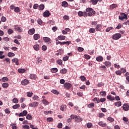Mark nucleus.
<instances>
[{
  "instance_id": "nucleus-1",
  "label": "nucleus",
  "mask_w": 129,
  "mask_h": 129,
  "mask_svg": "<svg viewBox=\"0 0 129 129\" xmlns=\"http://www.w3.org/2000/svg\"><path fill=\"white\" fill-rule=\"evenodd\" d=\"M86 13H87V16H88V17H92L93 15H95V11L93 10L92 8H88L86 10Z\"/></svg>"
},
{
  "instance_id": "nucleus-2",
  "label": "nucleus",
  "mask_w": 129,
  "mask_h": 129,
  "mask_svg": "<svg viewBox=\"0 0 129 129\" xmlns=\"http://www.w3.org/2000/svg\"><path fill=\"white\" fill-rule=\"evenodd\" d=\"M121 38V34L120 33H116L112 36L113 40H119Z\"/></svg>"
},
{
  "instance_id": "nucleus-3",
  "label": "nucleus",
  "mask_w": 129,
  "mask_h": 129,
  "mask_svg": "<svg viewBox=\"0 0 129 129\" xmlns=\"http://www.w3.org/2000/svg\"><path fill=\"white\" fill-rule=\"evenodd\" d=\"M78 15L79 17H84L86 18V17H87V13L86 12H82V11H79L78 12Z\"/></svg>"
},
{
  "instance_id": "nucleus-4",
  "label": "nucleus",
  "mask_w": 129,
  "mask_h": 129,
  "mask_svg": "<svg viewBox=\"0 0 129 129\" xmlns=\"http://www.w3.org/2000/svg\"><path fill=\"white\" fill-rule=\"evenodd\" d=\"M121 15H123L121 16H119V20L121 21H123V19L127 20V15L125 13H122Z\"/></svg>"
},
{
  "instance_id": "nucleus-5",
  "label": "nucleus",
  "mask_w": 129,
  "mask_h": 129,
  "mask_svg": "<svg viewBox=\"0 0 129 129\" xmlns=\"http://www.w3.org/2000/svg\"><path fill=\"white\" fill-rule=\"evenodd\" d=\"M43 16L44 17V18H48V17H50L51 16V13H50V12L48 10H46L43 13Z\"/></svg>"
},
{
  "instance_id": "nucleus-6",
  "label": "nucleus",
  "mask_w": 129,
  "mask_h": 129,
  "mask_svg": "<svg viewBox=\"0 0 129 129\" xmlns=\"http://www.w3.org/2000/svg\"><path fill=\"white\" fill-rule=\"evenodd\" d=\"M83 120V119L82 118L80 117L79 116H77L76 115V117L75 119V121L76 122H81V121H82Z\"/></svg>"
},
{
  "instance_id": "nucleus-7",
  "label": "nucleus",
  "mask_w": 129,
  "mask_h": 129,
  "mask_svg": "<svg viewBox=\"0 0 129 129\" xmlns=\"http://www.w3.org/2000/svg\"><path fill=\"white\" fill-rule=\"evenodd\" d=\"M63 86L66 89H70V88L72 87V85L69 83H66L64 84Z\"/></svg>"
},
{
  "instance_id": "nucleus-8",
  "label": "nucleus",
  "mask_w": 129,
  "mask_h": 129,
  "mask_svg": "<svg viewBox=\"0 0 129 129\" xmlns=\"http://www.w3.org/2000/svg\"><path fill=\"white\" fill-rule=\"evenodd\" d=\"M102 0H90V2L91 3L92 5L93 6H95L96 5H97V3H101Z\"/></svg>"
},
{
  "instance_id": "nucleus-9",
  "label": "nucleus",
  "mask_w": 129,
  "mask_h": 129,
  "mask_svg": "<svg viewBox=\"0 0 129 129\" xmlns=\"http://www.w3.org/2000/svg\"><path fill=\"white\" fill-rule=\"evenodd\" d=\"M38 105L39 103L38 102H34L29 104V106L30 107H36Z\"/></svg>"
},
{
  "instance_id": "nucleus-10",
  "label": "nucleus",
  "mask_w": 129,
  "mask_h": 129,
  "mask_svg": "<svg viewBox=\"0 0 129 129\" xmlns=\"http://www.w3.org/2000/svg\"><path fill=\"white\" fill-rule=\"evenodd\" d=\"M29 83H30V82L27 79H25L21 81V84L24 86L28 85Z\"/></svg>"
},
{
  "instance_id": "nucleus-11",
  "label": "nucleus",
  "mask_w": 129,
  "mask_h": 129,
  "mask_svg": "<svg viewBox=\"0 0 129 129\" xmlns=\"http://www.w3.org/2000/svg\"><path fill=\"white\" fill-rule=\"evenodd\" d=\"M96 60L97 62H102L103 61V57H102V56L99 55L96 58Z\"/></svg>"
},
{
  "instance_id": "nucleus-12",
  "label": "nucleus",
  "mask_w": 129,
  "mask_h": 129,
  "mask_svg": "<svg viewBox=\"0 0 129 129\" xmlns=\"http://www.w3.org/2000/svg\"><path fill=\"white\" fill-rule=\"evenodd\" d=\"M122 107L123 109L125 111H127V110H129V105L127 104H124Z\"/></svg>"
},
{
  "instance_id": "nucleus-13",
  "label": "nucleus",
  "mask_w": 129,
  "mask_h": 129,
  "mask_svg": "<svg viewBox=\"0 0 129 129\" xmlns=\"http://www.w3.org/2000/svg\"><path fill=\"white\" fill-rule=\"evenodd\" d=\"M40 38V34H35L33 36V39L35 41L37 40H39V39Z\"/></svg>"
},
{
  "instance_id": "nucleus-14",
  "label": "nucleus",
  "mask_w": 129,
  "mask_h": 129,
  "mask_svg": "<svg viewBox=\"0 0 129 129\" xmlns=\"http://www.w3.org/2000/svg\"><path fill=\"white\" fill-rule=\"evenodd\" d=\"M29 78L30 79H32L33 80H36V79H37V76H36V75H35V74H30V75L29 76Z\"/></svg>"
},
{
  "instance_id": "nucleus-15",
  "label": "nucleus",
  "mask_w": 129,
  "mask_h": 129,
  "mask_svg": "<svg viewBox=\"0 0 129 129\" xmlns=\"http://www.w3.org/2000/svg\"><path fill=\"white\" fill-rule=\"evenodd\" d=\"M29 35H34L35 34V29L32 28L28 30Z\"/></svg>"
},
{
  "instance_id": "nucleus-16",
  "label": "nucleus",
  "mask_w": 129,
  "mask_h": 129,
  "mask_svg": "<svg viewBox=\"0 0 129 129\" xmlns=\"http://www.w3.org/2000/svg\"><path fill=\"white\" fill-rule=\"evenodd\" d=\"M43 40L45 43H48V42H50V41H51V39L47 37H44L43 38Z\"/></svg>"
},
{
  "instance_id": "nucleus-17",
  "label": "nucleus",
  "mask_w": 129,
  "mask_h": 129,
  "mask_svg": "<svg viewBox=\"0 0 129 129\" xmlns=\"http://www.w3.org/2000/svg\"><path fill=\"white\" fill-rule=\"evenodd\" d=\"M15 29L19 33H22V32H23V29L18 26H16Z\"/></svg>"
},
{
  "instance_id": "nucleus-18",
  "label": "nucleus",
  "mask_w": 129,
  "mask_h": 129,
  "mask_svg": "<svg viewBox=\"0 0 129 129\" xmlns=\"http://www.w3.org/2000/svg\"><path fill=\"white\" fill-rule=\"evenodd\" d=\"M33 48L35 51H39V50H40V45H39V44L34 45Z\"/></svg>"
},
{
  "instance_id": "nucleus-19",
  "label": "nucleus",
  "mask_w": 129,
  "mask_h": 129,
  "mask_svg": "<svg viewBox=\"0 0 129 129\" xmlns=\"http://www.w3.org/2000/svg\"><path fill=\"white\" fill-rule=\"evenodd\" d=\"M98 124L102 127H104L106 125V123H104L103 121H99Z\"/></svg>"
},
{
  "instance_id": "nucleus-20",
  "label": "nucleus",
  "mask_w": 129,
  "mask_h": 129,
  "mask_svg": "<svg viewBox=\"0 0 129 129\" xmlns=\"http://www.w3.org/2000/svg\"><path fill=\"white\" fill-rule=\"evenodd\" d=\"M12 63H15L16 65H19V59L17 58L13 59Z\"/></svg>"
},
{
  "instance_id": "nucleus-21",
  "label": "nucleus",
  "mask_w": 129,
  "mask_h": 129,
  "mask_svg": "<svg viewBox=\"0 0 129 129\" xmlns=\"http://www.w3.org/2000/svg\"><path fill=\"white\" fill-rule=\"evenodd\" d=\"M58 40L62 41L63 40H65V39H66V36H64V35H60L58 36Z\"/></svg>"
},
{
  "instance_id": "nucleus-22",
  "label": "nucleus",
  "mask_w": 129,
  "mask_h": 129,
  "mask_svg": "<svg viewBox=\"0 0 129 129\" xmlns=\"http://www.w3.org/2000/svg\"><path fill=\"white\" fill-rule=\"evenodd\" d=\"M100 28H102V26L100 24H98L96 26V31H100L101 29Z\"/></svg>"
},
{
  "instance_id": "nucleus-23",
  "label": "nucleus",
  "mask_w": 129,
  "mask_h": 129,
  "mask_svg": "<svg viewBox=\"0 0 129 129\" xmlns=\"http://www.w3.org/2000/svg\"><path fill=\"white\" fill-rule=\"evenodd\" d=\"M71 43V41H64L61 43V45H67V46H69V44Z\"/></svg>"
},
{
  "instance_id": "nucleus-24",
  "label": "nucleus",
  "mask_w": 129,
  "mask_h": 129,
  "mask_svg": "<svg viewBox=\"0 0 129 129\" xmlns=\"http://www.w3.org/2000/svg\"><path fill=\"white\" fill-rule=\"evenodd\" d=\"M60 73L61 74H66L67 73V69L63 68L60 71Z\"/></svg>"
},
{
  "instance_id": "nucleus-25",
  "label": "nucleus",
  "mask_w": 129,
  "mask_h": 129,
  "mask_svg": "<svg viewBox=\"0 0 129 129\" xmlns=\"http://www.w3.org/2000/svg\"><path fill=\"white\" fill-rule=\"evenodd\" d=\"M107 98L109 100H110L111 101H112L113 100H114V99H115V98H114V97H112L111 96V95H108L107 96Z\"/></svg>"
},
{
  "instance_id": "nucleus-26",
  "label": "nucleus",
  "mask_w": 129,
  "mask_h": 129,
  "mask_svg": "<svg viewBox=\"0 0 129 129\" xmlns=\"http://www.w3.org/2000/svg\"><path fill=\"white\" fill-rule=\"evenodd\" d=\"M104 64L106 67H110V66H111V62L109 61H105Z\"/></svg>"
},
{
  "instance_id": "nucleus-27",
  "label": "nucleus",
  "mask_w": 129,
  "mask_h": 129,
  "mask_svg": "<svg viewBox=\"0 0 129 129\" xmlns=\"http://www.w3.org/2000/svg\"><path fill=\"white\" fill-rule=\"evenodd\" d=\"M62 7H63L64 8H66L68 7V3L66 1H63L62 2L61 4Z\"/></svg>"
},
{
  "instance_id": "nucleus-28",
  "label": "nucleus",
  "mask_w": 129,
  "mask_h": 129,
  "mask_svg": "<svg viewBox=\"0 0 129 129\" xmlns=\"http://www.w3.org/2000/svg\"><path fill=\"white\" fill-rule=\"evenodd\" d=\"M19 73L23 74L26 72V70L24 69H19L18 70Z\"/></svg>"
},
{
  "instance_id": "nucleus-29",
  "label": "nucleus",
  "mask_w": 129,
  "mask_h": 129,
  "mask_svg": "<svg viewBox=\"0 0 129 129\" xmlns=\"http://www.w3.org/2000/svg\"><path fill=\"white\" fill-rule=\"evenodd\" d=\"M89 33H90V34H94V33H95V28H91L89 29Z\"/></svg>"
},
{
  "instance_id": "nucleus-30",
  "label": "nucleus",
  "mask_w": 129,
  "mask_h": 129,
  "mask_svg": "<svg viewBox=\"0 0 129 129\" xmlns=\"http://www.w3.org/2000/svg\"><path fill=\"white\" fill-rule=\"evenodd\" d=\"M44 9H45V6L43 4H41L39 6V8L38 10L39 11H43V10H44Z\"/></svg>"
},
{
  "instance_id": "nucleus-31",
  "label": "nucleus",
  "mask_w": 129,
  "mask_h": 129,
  "mask_svg": "<svg viewBox=\"0 0 129 129\" xmlns=\"http://www.w3.org/2000/svg\"><path fill=\"white\" fill-rule=\"evenodd\" d=\"M117 7V5L116 4H112L110 6V10H113V9H115Z\"/></svg>"
},
{
  "instance_id": "nucleus-32",
  "label": "nucleus",
  "mask_w": 129,
  "mask_h": 129,
  "mask_svg": "<svg viewBox=\"0 0 129 129\" xmlns=\"http://www.w3.org/2000/svg\"><path fill=\"white\" fill-rule=\"evenodd\" d=\"M100 94L102 95V96L105 97V96H106V92L105 91H102L100 92Z\"/></svg>"
},
{
  "instance_id": "nucleus-33",
  "label": "nucleus",
  "mask_w": 129,
  "mask_h": 129,
  "mask_svg": "<svg viewBox=\"0 0 129 129\" xmlns=\"http://www.w3.org/2000/svg\"><path fill=\"white\" fill-rule=\"evenodd\" d=\"M42 102L43 104H44L45 105H48V104H49V102H48L46 99L42 100Z\"/></svg>"
},
{
  "instance_id": "nucleus-34",
  "label": "nucleus",
  "mask_w": 129,
  "mask_h": 129,
  "mask_svg": "<svg viewBox=\"0 0 129 129\" xmlns=\"http://www.w3.org/2000/svg\"><path fill=\"white\" fill-rule=\"evenodd\" d=\"M114 105L115 106H117V107L121 106V102L119 101V102H115Z\"/></svg>"
},
{
  "instance_id": "nucleus-35",
  "label": "nucleus",
  "mask_w": 129,
  "mask_h": 129,
  "mask_svg": "<svg viewBox=\"0 0 129 129\" xmlns=\"http://www.w3.org/2000/svg\"><path fill=\"white\" fill-rule=\"evenodd\" d=\"M51 72H52V73H56L58 72V69L52 68L51 69Z\"/></svg>"
},
{
  "instance_id": "nucleus-36",
  "label": "nucleus",
  "mask_w": 129,
  "mask_h": 129,
  "mask_svg": "<svg viewBox=\"0 0 129 129\" xmlns=\"http://www.w3.org/2000/svg\"><path fill=\"white\" fill-rule=\"evenodd\" d=\"M94 105V103H91L88 105V107H89V108H93Z\"/></svg>"
},
{
  "instance_id": "nucleus-37",
  "label": "nucleus",
  "mask_w": 129,
  "mask_h": 129,
  "mask_svg": "<svg viewBox=\"0 0 129 129\" xmlns=\"http://www.w3.org/2000/svg\"><path fill=\"white\" fill-rule=\"evenodd\" d=\"M26 118L29 120H32V119H33V117L31 115H30V114H28L26 116Z\"/></svg>"
},
{
  "instance_id": "nucleus-38",
  "label": "nucleus",
  "mask_w": 129,
  "mask_h": 129,
  "mask_svg": "<svg viewBox=\"0 0 129 129\" xmlns=\"http://www.w3.org/2000/svg\"><path fill=\"white\" fill-rule=\"evenodd\" d=\"M2 86L4 88H8L9 87V84L8 83H4L2 84Z\"/></svg>"
},
{
  "instance_id": "nucleus-39",
  "label": "nucleus",
  "mask_w": 129,
  "mask_h": 129,
  "mask_svg": "<svg viewBox=\"0 0 129 129\" xmlns=\"http://www.w3.org/2000/svg\"><path fill=\"white\" fill-rule=\"evenodd\" d=\"M14 12L15 13H20V12H21V10H20V8L19 7H15Z\"/></svg>"
},
{
  "instance_id": "nucleus-40",
  "label": "nucleus",
  "mask_w": 129,
  "mask_h": 129,
  "mask_svg": "<svg viewBox=\"0 0 129 129\" xmlns=\"http://www.w3.org/2000/svg\"><path fill=\"white\" fill-rule=\"evenodd\" d=\"M37 23L38 25H40V26L43 25V21L40 19L37 20Z\"/></svg>"
},
{
  "instance_id": "nucleus-41",
  "label": "nucleus",
  "mask_w": 129,
  "mask_h": 129,
  "mask_svg": "<svg viewBox=\"0 0 129 129\" xmlns=\"http://www.w3.org/2000/svg\"><path fill=\"white\" fill-rule=\"evenodd\" d=\"M80 78L81 81H86V77H85L84 76H81Z\"/></svg>"
},
{
  "instance_id": "nucleus-42",
  "label": "nucleus",
  "mask_w": 129,
  "mask_h": 129,
  "mask_svg": "<svg viewBox=\"0 0 129 129\" xmlns=\"http://www.w3.org/2000/svg\"><path fill=\"white\" fill-rule=\"evenodd\" d=\"M85 59H86L87 60H89L91 58V56L88 54H85L84 55Z\"/></svg>"
},
{
  "instance_id": "nucleus-43",
  "label": "nucleus",
  "mask_w": 129,
  "mask_h": 129,
  "mask_svg": "<svg viewBox=\"0 0 129 129\" xmlns=\"http://www.w3.org/2000/svg\"><path fill=\"white\" fill-rule=\"evenodd\" d=\"M2 80L3 82H6V81H9V79H8V77H5L2 78Z\"/></svg>"
},
{
  "instance_id": "nucleus-44",
  "label": "nucleus",
  "mask_w": 129,
  "mask_h": 129,
  "mask_svg": "<svg viewBox=\"0 0 129 129\" xmlns=\"http://www.w3.org/2000/svg\"><path fill=\"white\" fill-rule=\"evenodd\" d=\"M52 93H53V94H56L57 95H58V94H59V92H58V91L56 90H52L51 91Z\"/></svg>"
},
{
  "instance_id": "nucleus-45",
  "label": "nucleus",
  "mask_w": 129,
  "mask_h": 129,
  "mask_svg": "<svg viewBox=\"0 0 129 129\" xmlns=\"http://www.w3.org/2000/svg\"><path fill=\"white\" fill-rule=\"evenodd\" d=\"M65 108H66V105H62L61 106H60V110H62V111L65 110Z\"/></svg>"
},
{
  "instance_id": "nucleus-46",
  "label": "nucleus",
  "mask_w": 129,
  "mask_h": 129,
  "mask_svg": "<svg viewBox=\"0 0 129 129\" xmlns=\"http://www.w3.org/2000/svg\"><path fill=\"white\" fill-rule=\"evenodd\" d=\"M19 107H20V104H19L13 106V108L14 109H17V108H19Z\"/></svg>"
},
{
  "instance_id": "nucleus-47",
  "label": "nucleus",
  "mask_w": 129,
  "mask_h": 129,
  "mask_svg": "<svg viewBox=\"0 0 129 129\" xmlns=\"http://www.w3.org/2000/svg\"><path fill=\"white\" fill-rule=\"evenodd\" d=\"M15 56V53L13 52H9L8 53V57H12Z\"/></svg>"
},
{
  "instance_id": "nucleus-48",
  "label": "nucleus",
  "mask_w": 129,
  "mask_h": 129,
  "mask_svg": "<svg viewBox=\"0 0 129 129\" xmlns=\"http://www.w3.org/2000/svg\"><path fill=\"white\" fill-rule=\"evenodd\" d=\"M56 63H57V64H58V65L61 66V65H62L63 61L61 59H58L57 60Z\"/></svg>"
},
{
  "instance_id": "nucleus-49",
  "label": "nucleus",
  "mask_w": 129,
  "mask_h": 129,
  "mask_svg": "<svg viewBox=\"0 0 129 129\" xmlns=\"http://www.w3.org/2000/svg\"><path fill=\"white\" fill-rule=\"evenodd\" d=\"M7 21V18L5 16H2L1 18V21L3 22V23H5Z\"/></svg>"
},
{
  "instance_id": "nucleus-50",
  "label": "nucleus",
  "mask_w": 129,
  "mask_h": 129,
  "mask_svg": "<svg viewBox=\"0 0 129 129\" xmlns=\"http://www.w3.org/2000/svg\"><path fill=\"white\" fill-rule=\"evenodd\" d=\"M4 54V51H0V59H4L5 58V55H3Z\"/></svg>"
},
{
  "instance_id": "nucleus-51",
  "label": "nucleus",
  "mask_w": 129,
  "mask_h": 129,
  "mask_svg": "<svg viewBox=\"0 0 129 129\" xmlns=\"http://www.w3.org/2000/svg\"><path fill=\"white\" fill-rule=\"evenodd\" d=\"M27 96L28 97H32V96H33V92H27Z\"/></svg>"
},
{
  "instance_id": "nucleus-52",
  "label": "nucleus",
  "mask_w": 129,
  "mask_h": 129,
  "mask_svg": "<svg viewBox=\"0 0 129 129\" xmlns=\"http://www.w3.org/2000/svg\"><path fill=\"white\" fill-rule=\"evenodd\" d=\"M8 33L9 35H11L14 33V30H13L12 29H9L8 31Z\"/></svg>"
},
{
  "instance_id": "nucleus-53",
  "label": "nucleus",
  "mask_w": 129,
  "mask_h": 129,
  "mask_svg": "<svg viewBox=\"0 0 129 129\" xmlns=\"http://www.w3.org/2000/svg\"><path fill=\"white\" fill-rule=\"evenodd\" d=\"M110 30H113V27H108L106 29V32H109V31H110Z\"/></svg>"
},
{
  "instance_id": "nucleus-54",
  "label": "nucleus",
  "mask_w": 129,
  "mask_h": 129,
  "mask_svg": "<svg viewBox=\"0 0 129 129\" xmlns=\"http://www.w3.org/2000/svg\"><path fill=\"white\" fill-rule=\"evenodd\" d=\"M13 102H14V103H18L19 102V100H18L17 98H14L13 99Z\"/></svg>"
},
{
  "instance_id": "nucleus-55",
  "label": "nucleus",
  "mask_w": 129,
  "mask_h": 129,
  "mask_svg": "<svg viewBox=\"0 0 129 129\" xmlns=\"http://www.w3.org/2000/svg\"><path fill=\"white\" fill-rule=\"evenodd\" d=\"M107 120H109V121L113 122L114 121V119L112 117H109L107 118Z\"/></svg>"
},
{
  "instance_id": "nucleus-56",
  "label": "nucleus",
  "mask_w": 129,
  "mask_h": 129,
  "mask_svg": "<svg viewBox=\"0 0 129 129\" xmlns=\"http://www.w3.org/2000/svg\"><path fill=\"white\" fill-rule=\"evenodd\" d=\"M120 71H121V73H125V72H126V69H125L124 68H121Z\"/></svg>"
},
{
  "instance_id": "nucleus-57",
  "label": "nucleus",
  "mask_w": 129,
  "mask_h": 129,
  "mask_svg": "<svg viewBox=\"0 0 129 129\" xmlns=\"http://www.w3.org/2000/svg\"><path fill=\"white\" fill-rule=\"evenodd\" d=\"M33 99L34 100H38L39 99V97L37 95H34L33 97H32Z\"/></svg>"
},
{
  "instance_id": "nucleus-58",
  "label": "nucleus",
  "mask_w": 129,
  "mask_h": 129,
  "mask_svg": "<svg viewBox=\"0 0 129 129\" xmlns=\"http://www.w3.org/2000/svg\"><path fill=\"white\" fill-rule=\"evenodd\" d=\"M78 50L79 52H83V51L84 50V48L79 47L78 48Z\"/></svg>"
},
{
  "instance_id": "nucleus-59",
  "label": "nucleus",
  "mask_w": 129,
  "mask_h": 129,
  "mask_svg": "<svg viewBox=\"0 0 129 129\" xmlns=\"http://www.w3.org/2000/svg\"><path fill=\"white\" fill-rule=\"evenodd\" d=\"M115 74L116 75H121V71H116Z\"/></svg>"
},
{
  "instance_id": "nucleus-60",
  "label": "nucleus",
  "mask_w": 129,
  "mask_h": 129,
  "mask_svg": "<svg viewBox=\"0 0 129 129\" xmlns=\"http://www.w3.org/2000/svg\"><path fill=\"white\" fill-rule=\"evenodd\" d=\"M98 116H99V117L101 118V117H103V116H104V114H103V113H99Z\"/></svg>"
},
{
  "instance_id": "nucleus-61",
  "label": "nucleus",
  "mask_w": 129,
  "mask_h": 129,
  "mask_svg": "<svg viewBox=\"0 0 129 129\" xmlns=\"http://www.w3.org/2000/svg\"><path fill=\"white\" fill-rule=\"evenodd\" d=\"M106 100V99L105 98H101L100 99V102H104Z\"/></svg>"
},
{
  "instance_id": "nucleus-62",
  "label": "nucleus",
  "mask_w": 129,
  "mask_h": 129,
  "mask_svg": "<svg viewBox=\"0 0 129 129\" xmlns=\"http://www.w3.org/2000/svg\"><path fill=\"white\" fill-rule=\"evenodd\" d=\"M42 49L43 51H46V50H47V46H46V45H43L42 46Z\"/></svg>"
},
{
  "instance_id": "nucleus-63",
  "label": "nucleus",
  "mask_w": 129,
  "mask_h": 129,
  "mask_svg": "<svg viewBox=\"0 0 129 129\" xmlns=\"http://www.w3.org/2000/svg\"><path fill=\"white\" fill-rule=\"evenodd\" d=\"M23 128L30 129V126L28 125H25L23 126Z\"/></svg>"
},
{
  "instance_id": "nucleus-64",
  "label": "nucleus",
  "mask_w": 129,
  "mask_h": 129,
  "mask_svg": "<svg viewBox=\"0 0 129 129\" xmlns=\"http://www.w3.org/2000/svg\"><path fill=\"white\" fill-rule=\"evenodd\" d=\"M63 20H69V16L65 15L63 17Z\"/></svg>"
}]
</instances>
